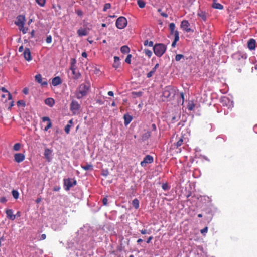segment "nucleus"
I'll use <instances>...</instances> for the list:
<instances>
[{
  "instance_id": "1",
  "label": "nucleus",
  "mask_w": 257,
  "mask_h": 257,
  "mask_svg": "<svg viewBox=\"0 0 257 257\" xmlns=\"http://www.w3.org/2000/svg\"><path fill=\"white\" fill-rule=\"evenodd\" d=\"M90 89V84L88 81L80 84L75 91V95L77 99H80L86 96Z\"/></svg>"
},
{
  "instance_id": "2",
  "label": "nucleus",
  "mask_w": 257,
  "mask_h": 257,
  "mask_svg": "<svg viewBox=\"0 0 257 257\" xmlns=\"http://www.w3.org/2000/svg\"><path fill=\"white\" fill-rule=\"evenodd\" d=\"M177 91V89L175 87L167 86L165 87L163 91L162 95L164 97L171 100L174 97Z\"/></svg>"
},
{
  "instance_id": "3",
  "label": "nucleus",
  "mask_w": 257,
  "mask_h": 257,
  "mask_svg": "<svg viewBox=\"0 0 257 257\" xmlns=\"http://www.w3.org/2000/svg\"><path fill=\"white\" fill-rule=\"evenodd\" d=\"M153 50L155 54L157 57L162 56L166 50V46L162 43L156 44L153 46Z\"/></svg>"
},
{
  "instance_id": "4",
  "label": "nucleus",
  "mask_w": 257,
  "mask_h": 257,
  "mask_svg": "<svg viewBox=\"0 0 257 257\" xmlns=\"http://www.w3.org/2000/svg\"><path fill=\"white\" fill-rule=\"evenodd\" d=\"M232 57L234 60H236V63L238 65H243L245 64V61L247 58L246 54H242L240 52H237L234 54Z\"/></svg>"
},
{
  "instance_id": "5",
  "label": "nucleus",
  "mask_w": 257,
  "mask_h": 257,
  "mask_svg": "<svg viewBox=\"0 0 257 257\" xmlns=\"http://www.w3.org/2000/svg\"><path fill=\"white\" fill-rule=\"evenodd\" d=\"M115 24L117 28L122 29L126 26L127 24V21L124 17H119L116 20Z\"/></svg>"
},
{
  "instance_id": "6",
  "label": "nucleus",
  "mask_w": 257,
  "mask_h": 257,
  "mask_svg": "<svg viewBox=\"0 0 257 257\" xmlns=\"http://www.w3.org/2000/svg\"><path fill=\"white\" fill-rule=\"evenodd\" d=\"M76 180L74 179H64V184L65 190L69 191L71 187L76 184Z\"/></svg>"
},
{
  "instance_id": "7",
  "label": "nucleus",
  "mask_w": 257,
  "mask_h": 257,
  "mask_svg": "<svg viewBox=\"0 0 257 257\" xmlns=\"http://www.w3.org/2000/svg\"><path fill=\"white\" fill-rule=\"evenodd\" d=\"M80 108V105L76 100H72L70 103V109L73 114H77Z\"/></svg>"
},
{
  "instance_id": "8",
  "label": "nucleus",
  "mask_w": 257,
  "mask_h": 257,
  "mask_svg": "<svg viewBox=\"0 0 257 257\" xmlns=\"http://www.w3.org/2000/svg\"><path fill=\"white\" fill-rule=\"evenodd\" d=\"M190 24L189 23L188 21L184 20L181 22L180 27L183 31L186 32L187 33L193 32V30H192L190 28Z\"/></svg>"
},
{
  "instance_id": "9",
  "label": "nucleus",
  "mask_w": 257,
  "mask_h": 257,
  "mask_svg": "<svg viewBox=\"0 0 257 257\" xmlns=\"http://www.w3.org/2000/svg\"><path fill=\"white\" fill-rule=\"evenodd\" d=\"M35 81L40 84L42 86H47L48 83L46 78H43L40 74H37L35 76Z\"/></svg>"
},
{
  "instance_id": "10",
  "label": "nucleus",
  "mask_w": 257,
  "mask_h": 257,
  "mask_svg": "<svg viewBox=\"0 0 257 257\" xmlns=\"http://www.w3.org/2000/svg\"><path fill=\"white\" fill-rule=\"evenodd\" d=\"M153 157L149 155H146L143 160L141 162L140 165L142 167L146 166L147 164H151L153 162Z\"/></svg>"
},
{
  "instance_id": "11",
  "label": "nucleus",
  "mask_w": 257,
  "mask_h": 257,
  "mask_svg": "<svg viewBox=\"0 0 257 257\" xmlns=\"http://www.w3.org/2000/svg\"><path fill=\"white\" fill-rule=\"evenodd\" d=\"M169 28L170 31V34L173 35L174 38L176 37L177 35L179 36V32L177 30H175V25L174 23H171L169 25Z\"/></svg>"
},
{
  "instance_id": "12",
  "label": "nucleus",
  "mask_w": 257,
  "mask_h": 257,
  "mask_svg": "<svg viewBox=\"0 0 257 257\" xmlns=\"http://www.w3.org/2000/svg\"><path fill=\"white\" fill-rule=\"evenodd\" d=\"M25 21V17L22 15H19L17 17V21L15 22V24L19 27L23 28V25H24Z\"/></svg>"
},
{
  "instance_id": "13",
  "label": "nucleus",
  "mask_w": 257,
  "mask_h": 257,
  "mask_svg": "<svg viewBox=\"0 0 257 257\" xmlns=\"http://www.w3.org/2000/svg\"><path fill=\"white\" fill-rule=\"evenodd\" d=\"M25 158V155L22 153H16L14 155V160L17 163L23 162Z\"/></svg>"
},
{
  "instance_id": "14",
  "label": "nucleus",
  "mask_w": 257,
  "mask_h": 257,
  "mask_svg": "<svg viewBox=\"0 0 257 257\" xmlns=\"http://www.w3.org/2000/svg\"><path fill=\"white\" fill-rule=\"evenodd\" d=\"M23 55L25 59L28 61L32 60V56L30 50L29 48H26L23 52Z\"/></svg>"
},
{
  "instance_id": "15",
  "label": "nucleus",
  "mask_w": 257,
  "mask_h": 257,
  "mask_svg": "<svg viewBox=\"0 0 257 257\" xmlns=\"http://www.w3.org/2000/svg\"><path fill=\"white\" fill-rule=\"evenodd\" d=\"M42 121L43 122H45V121L48 122L46 126H45L44 128V131H47L48 130V129L51 128L52 126L51 120H50V118L47 116L43 117H42Z\"/></svg>"
},
{
  "instance_id": "16",
  "label": "nucleus",
  "mask_w": 257,
  "mask_h": 257,
  "mask_svg": "<svg viewBox=\"0 0 257 257\" xmlns=\"http://www.w3.org/2000/svg\"><path fill=\"white\" fill-rule=\"evenodd\" d=\"M70 69L72 71L74 79L77 80L80 78L81 74L79 71H76V68H70Z\"/></svg>"
},
{
  "instance_id": "17",
  "label": "nucleus",
  "mask_w": 257,
  "mask_h": 257,
  "mask_svg": "<svg viewBox=\"0 0 257 257\" xmlns=\"http://www.w3.org/2000/svg\"><path fill=\"white\" fill-rule=\"evenodd\" d=\"M256 41L253 39H250L247 43L248 48L251 50H254L255 48Z\"/></svg>"
},
{
  "instance_id": "18",
  "label": "nucleus",
  "mask_w": 257,
  "mask_h": 257,
  "mask_svg": "<svg viewBox=\"0 0 257 257\" xmlns=\"http://www.w3.org/2000/svg\"><path fill=\"white\" fill-rule=\"evenodd\" d=\"M12 209H8L6 210L7 217L11 220H14L16 218V215H13Z\"/></svg>"
},
{
  "instance_id": "19",
  "label": "nucleus",
  "mask_w": 257,
  "mask_h": 257,
  "mask_svg": "<svg viewBox=\"0 0 257 257\" xmlns=\"http://www.w3.org/2000/svg\"><path fill=\"white\" fill-rule=\"evenodd\" d=\"M62 80L59 76L54 77L52 80V84L54 86H56L62 83Z\"/></svg>"
},
{
  "instance_id": "20",
  "label": "nucleus",
  "mask_w": 257,
  "mask_h": 257,
  "mask_svg": "<svg viewBox=\"0 0 257 257\" xmlns=\"http://www.w3.org/2000/svg\"><path fill=\"white\" fill-rule=\"evenodd\" d=\"M123 118L124 120V123L125 125H127L133 119L132 116L128 114H125L123 116Z\"/></svg>"
},
{
  "instance_id": "21",
  "label": "nucleus",
  "mask_w": 257,
  "mask_h": 257,
  "mask_svg": "<svg viewBox=\"0 0 257 257\" xmlns=\"http://www.w3.org/2000/svg\"><path fill=\"white\" fill-rule=\"evenodd\" d=\"M51 154H52V151L51 150H50L48 148H46L45 149L44 155L45 158L49 162L51 160L50 155Z\"/></svg>"
},
{
  "instance_id": "22",
  "label": "nucleus",
  "mask_w": 257,
  "mask_h": 257,
  "mask_svg": "<svg viewBox=\"0 0 257 257\" xmlns=\"http://www.w3.org/2000/svg\"><path fill=\"white\" fill-rule=\"evenodd\" d=\"M77 34L79 36H87L88 34V31L86 29H79L77 31Z\"/></svg>"
},
{
  "instance_id": "23",
  "label": "nucleus",
  "mask_w": 257,
  "mask_h": 257,
  "mask_svg": "<svg viewBox=\"0 0 257 257\" xmlns=\"http://www.w3.org/2000/svg\"><path fill=\"white\" fill-rule=\"evenodd\" d=\"M45 103L50 107H52L55 104V101L52 98H48L45 99Z\"/></svg>"
},
{
  "instance_id": "24",
  "label": "nucleus",
  "mask_w": 257,
  "mask_h": 257,
  "mask_svg": "<svg viewBox=\"0 0 257 257\" xmlns=\"http://www.w3.org/2000/svg\"><path fill=\"white\" fill-rule=\"evenodd\" d=\"M120 66V59L117 56L114 57V63L113 65V67L115 69L118 68Z\"/></svg>"
},
{
  "instance_id": "25",
  "label": "nucleus",
  "mask_w": 257,
  "mask_h": 257,
  "mask_svg": "<svg viewBox=\"0 0 257 257\" xmlns=\"http://www.w3.org/2000/svg\"><path fill=\"white\" fill-rule=\"evenodd\" d=\"M197 15L200 17L204 21L207 19L206 13L203 11H199L197 13Z\"/></svg>"
},
{
  "instance_id": "26",
  "label": "nucleus",
  "mask_w": 257,
  "mask_h": 257,
  "mask_svg": "<svg viewBox=\"0 0 257 257\" xmlns=\"http://www.w3.org/2000/svg\"><path fill=\"white\" fill-rule=\"evenodd\" d=\"M195 107V104L194 103L193 101H190L188 102V105H187V108L189 110H190V111L193 110Z\"/></svg>"
},
{
  "instance_id": "27",
  "label": "nucleus",
  "mask_w": 257,
  "mask_h": 257,
  "mask_svg": "<svg viewBox=\"0 0 257 257\" xmlns=\"http://www.w3.org/2000/svg\"><path fill=\"white\" fill-rule=\"evenodd\" d=\"M183 136L181 137L180 138H179L177 142L176 143H175L174 145L175 146H176V148H178L182 145L183 142Z\"/></svg>"
},
{
  "instance_id": "28",
  "label": "nucleus",
  "mask_w": 257,
  "mask_h": 257,
  "mask_svg": "<svg viewBox=\"0 0 257 257\" xmlns=\"http://www.w3.org/2000/svg\"><path fill=\"white\" fill-rule=\"evenodd\" d=\"M120 51L123 54L127 53L130 52V49L127 46L124 45L121 47Z\"/></svg>"
},
{
  "instance_id": "29",
  "label": "nucleus",
  "mask_w": 257,
  "mask_h": 257,
  "mask_svg": "<svg viewBox=\"0 0 257 257\" xmlns=\"http://www.w3.org/2000/svg\"><path fill=\"white\" fill-rule=\"evenodd\" d=\"M132 205L135 209H138L139 207V201L137 199H134L132 201Z\"/></svg>"
},
{
  "instance_id": "30",
  "label": "nucleus",
  "mask_w": 257,
  "mask_h": 257,
  "mask_svg": "<svg viewBox=\"0 0 257 257\" xmlns=\"http://www.w3.org/2000/svg\"><path fill=\"white\" fill-rule=\"evenodd\" d=\"M213 8L217 9L222 10L223 9V6L217 3H214L212 5Z\"/></svg>"
},
{
  "instance_id": "31",
  "label": "nucleus",
  "mask_w": 257,
  "mask_h": 257,
  "mask_svg": "<svg viewBox=\"0 0 257 257\" xmlns=\"http://www.w3.org/2000/svg\"><path fill=\"white\" fill-rule=\"evenodd\" d=\"M81 167L86 171L93 170V166L91 164H87L85 165L81 166Z\"/></svg>"
},
{
  "instance_id": "32",
  "label": "nucleus",
  "mask_w": 257,
  "mask_h": 257,
  "mask_svg": "<svg viewBox=\"0 0 257 257\" xmlns=\"http://www.w3.org/2000/svg\"><path fill=\"white\" fill-rule=\"evenodd\" d=\"M1 90L3 92H5V93H7V95H8V99L9 100H11L12 97V95L11 94V93L5 88V87H2L1 88Z\"/></svg>"
},
{
  "instance_id": "33",
  "label": "nucleus",
  "mask_w": 257,
  "mask_h": 257,
  "mask_svg": "<svg viewBox=\"0 0 257 257\" xmlns=\"http://www.w3.org/2000/svg\"><path fill=\"white\" fill-rule=\"evenodd\" d=\"M137 4L141 8H143L145 6V3L143 0H137Z\"/></svg>"
},
{
  "instance_id": "34",
  "label": "nucleus",
  "mask_w": 257,
  "mask_h": 257,
  "mask_svg": "<svg viewBox=\"0 0 257 257\" xmlns=\"http://www.w3.org/2000/svg\"><path fill=\"white\" fill-rule=\"evenodd\" d=\"M12 195H13V197L15 199H17L18 198L19 194V192L17 190H13L12 192Z\"/></svg>"
},
{
  "instance_id": "35",
  "label": "nucleus",
  "mask_w": 257,
  "mask_h": 257,
  "mask_svg": "<svg viewBox=\"0 0 257 257\" xmlns=\"http://www.w3.org/2000/svg\"><path fill=\"white\" fill-rule=\"evenodd\" d=\"M21 145L19 143H16L13 146V149L15 151H19L21 148Z\"/></svg>"
},
{
  "instance_id": "36",
  "label": "nucleus",
  "mask_w": 257,
  "mask_h": 257,
  "mask_svg": "<svg viewBox=\"0 0 257 257\" xmlns=\"http://www.w3.org/2000/svg\"><path fill=\"white\" fill-rule=\"evenodd\" d=\"M180 97L181 99L180 101L178 100V103L181 102V105H183L184 102V94L183 92L180 93Z\"/></svg>"
},
{
  "instance_id": "37",
  "label": "nucleus",
  "mask_w": 257,
  "mask_h": 257,
  "mask_svg": "<svg viewBox=\"0 0 257 257\" xmlns=\"http://www.w3.org/2000/svg\"><path fill=\"white\" fill-rule=\"evenodd\" d=\"M144 45L145 46H149L150 47H152L153 46V42L152 41H149L148 40H147L144 41Z\"/></svg>"
},
{
  "instance_id": "38",
  "label": "nucleus",
  "mask_w": 257,
  "mask_h": 257,
  "mask_svg": "<svg viewBox=\"0 0 257 257\" xmlns=\"http://www.w3.org/2000/svg\"><path fill=\"white\" fill-rule=\"evenodd\" d=\"M179 36H178V35H177L176 37H175L174 38V40L172 43L171 46L172 47H175L176 46V43H177V42H178L179 41Z\"/></svg>"
},
{
  "instance_id": "39",
  "label": "nucleus",
  "mask_w": 257,
  "mask_h": 257,
  "mask_svg": "<svg viewBox=\"0 0 257 257\" xmlns=\"http://www.w3.org/2000/svg\"><path fill=\"white\" fill-rule=\"evenodd\" d=\"M36 3L41 7L45 6L46 0H36Z\"/></svg>"
},
{
  "instance_id": "40",
  "label": "nucleus",
  "mask_w": 257,
  "mask_h": 257,
  "mask_svg": "<svg viewBox=\"0 0 257 257\" xmlns=\"http://www.w3.org/2000/svg\"><path fill=\"white\" fill-rule=\"evenodd\" d=\"M76 61L75 59L72 58L71 59V66H70V68H76Z\"/></svg>"
},
{
  "instance_id": "41",
  "label": "nucleus",
  "mask_w": 257,
  "mask_h": 257,
  "mask_svg": "<svg viewBox=\"0 0 257 257\" xmlns=\"http://www.w3.org/2000/svg\"><path fill=\"white\" fill-rule=\"evenodd\" d=\"M184 57V55L182 54H177L175 56V60L176 61H180L182 58Z\"/></svg>"
},
{
  "instance_id": "42",
  "label": "nucleus",
  "mask_w": 257,
  "mask_h": 257,
  "mask_svg": "<svg viewBox=\"0 0 257 257\" xmlns=\"http://www.w3.org/2000/svg\"><path fill=\"white\" fill-rule=\"evenodd\" d=\"M111 8V5L109 3H106L104 5V7H103V11L105 12L108 9H110Z\"/></svg>"
},
{
  "instance_id": "43",
  "label": "nucleus",
  "mask_w": 257,
  "mask_h": 257,
  "mask_svg": "<svg viewBox=\"0 0 257 257\" xmlns=\"http://www.w3.org/2000/svg\"><path fill=\"white\" fill-rule=\"evenodd\" d=\"M144 52L145 54L148 56L149 57H150L152 55V52L151 50L148 49H145Z\"/></svg>"
},
{
  "instance_id": "44",
  "label": "nucleus",
  "mask_w": 257,
  "mask_h": 257,
  "mask_svg": "<svg viewBox=\"0 0 257 257\" xmlns=\"http://www.w3.org/2000/svg\"><path fill=\"white\" fill-rule=\"evenodd\" d=\"M71 127L70 124H67L65 126L64 130L66 134H69Z\"/></svg>"
},
{
  "instance_id": "45",
  "label": "nucleus",
  "mask_w": 257,
  "mask_h": 257,
  "mask_svg": "<svg viewBox=\"0 0 257 257\" xmlns=\"http://www.w3.org/2000/svg\"><path fill=\"white\" fill-rule=\"evenodd\" d=\"M132 55L128 54L125 58V62L128 64H131Z\"/></svg>"
},
{
  "instance_id": "46",
  "label": "nucleus",
  "mask_w": 257,
  "mask_h": 257,
  "mask_svg": "<svg viewBox=\"0 0 257 257\" xmlns=\"http://www.w3.org/2000/svg\"><path fill=\"white\" fill-rule=\"evenodd\" d=\"M75 13L77 15L80 17H81L83 15V12L81 9H77L75 10Z\"/></svg>"
},
{
  "instance_id": "47",
  "label": "nucleus",
  "mask_w": 257,
  "mask_h": 257,
  "mask_svg": "<svg viewBox=\"0 0 257 257\" xmlns=\"http://www.w3.org/2000/svg\"><path fill=\"white\" fill-rule=\"evenodd\" d=\"M151 136V132L148 131L147 132L145 133L143 135V138L145 139H148Z\"/></svg>"
},
{
  "instance_id": "48",
  "label": "nucleus",
  "mask_w": 257,
  "mask_h": 257,
  "mask_svg": "<svg viewBox=\"0 0 257 257\" xmlns=\"http://www.w3.org/2000/svg\"><path fill=\"white\" fill-rule=\"evenodd\" d=\"M20 28V30L21 31L23 34H26L27 31H28V29L27 28H25L24 26H23V28L22 27H19Z\"/></svg>"
},
{
  "instance_id": "49",
  "label": "nucleus",
  "mask_w": 257,
  "mask_h": 257,
  "mask_svg": "<svg viewBox=\"0 0 257 257\" xmlns=\"http://www.w3.org/2000/svg\"><path fill=\"white\" fill-rule=\"evenodd\" d=\"M17 105L18 106L19 105H22L23 106H25L26 104L24 101L23 100H19L17 102Z\"/></svg>"
},
{
  "instance_id": "50",
  "label": "nucleus",
  "mask_w": 257,
  "mask_h": 257,
  "mask_svg": "<svg viewBox=\"0 0 257 257\" xmlns=\"http://www.w3.org/2000/svg\"><path fill=\"white\" fill-rule=\"evenodd\" d=\"M46 42L47 43H50L52 42V37L50 35L47 37L46 39Z\"/></svg>"
},
{
  "instance_id": "51",
  "label": "nucleus",
  "mask_w": 257,
  "mask_h": 257,
  "mask_svg": "<svg viewBox=\"0 0 257 257\" xmlns=\"http://www.w3.org/2000/svg\"><path fill=\"white\" fill-rule=\"evenodd\" d=\"M207 231H208V227H205L203 229L201 230V233L202 234H204L205 233H207Z\"/></svg>"
},
{
  "instance_id": "52",
  "label": "nucleus",
  "mask_w": 257,
  "mask_h": 257,
  "mask_svg": "<svg viewBox=\"0 0 257 257\" xmlns=\"http://www.w3.org/2000/svg\"><path fill=\"white\" fill-rule=\"evenodd\" d=\"M141 234H150V233L151 232V231H150L149 232H148L147 230L146 229H144V230H141L140 231Z\"/></svg>"
},
{
  "instance_id": "53",
  "label": "nucleus",
  "mask_w": 257,
  "mask_h": 257,
  "mask_svg": "<svg viewBox=\"0 0 257 257\" xmlns=\"http://www.w3.org/2000/svg\"><path fill=\"white\" fill-rule=\"evenodd\" d=\"M23 92L24 94L27 95L29 93V89L27 87L25 88L23 90Z\"/></svg>"
},
{
  "instance_id": "54",
  "label": "nucleus",
  "mask_w": 257,
  "mask_h": 257,
  "mask_svg": "<svg viewBox=\"0 0 257 257\" xmlns=\"http://www.w3.org/2000/svg\"><path fill=\"white\" fill-rule=\"evenodd\" d=\"M102 203L104 205H107V199L106 198H104L103 199H102Z\"/></svg>"
},
{
  "instance_id": "55",
  "label": "nucleus",
  "mask_w": 257,
  "mask_h": 257,
  "mask_svg": "<svg viewBox=\"0 0 257 257\" xmlns=\"http://www.w3.org/2000/svg\"><path fill=\"white\" fill-rule=\"evenodd\" d=\"M154 73L153 72H152L151 71H150L149 73H147V77L148 78H150L153 75H154Z\"/></svg>"
},
{
  "instance_id": "56",
  "label": "nucleus",
  "mask_w": 257,
  "mask_h": 257,
  "mask_svg": "<svg viewBox=\"0 0 257 257\" xmlns=\"http://www.w3.org/2000/svg\"><path fill=\"white\" fill-rule=\"evenodd\" d=\"M151 129L152 131H156L157 130L156 125L155 124H152L151 125Z\"/></svg>"
},
{
  "instance_id": "57",
  "label": "nucleus",
  "mask_w": 257,
  "mask_h": 257,
  "mask_svg": "<svg viewBox=\"0 0 257 257\" xmlns=\"http://www.w3.org/2000/svg\"><path fill=\"white\" fill-rule=\"evenodd\" d=\"M162 187L163 189H164V190H166L168 189V185L166 184H163Z\"/></svg>"
},
{
  "instance_id": "58",
  "label": "nucleus",
  "mask_w": 257,
  "mask_h": 257,
  "mask_svg": "<svg viewBox=\"0 0 257 257\" xmlns=\"http://www.w3.org/2000/svg\"><path fill=\"white\" fill-rule=\"evenodd\" d=\"M7 201V199L5 197H2L0 198V202L1 203H5Z\"/></svg>"
},
{
  "instance_id": "59",
  "label": "nucleus",
  "mask_w": 257,
  "mask_h": 257,
  "mask_svg": "<svg viewBox=\"0 0 257 257\" xmlns=\"http://www.w3.org/2000/svg\"><path fill=\"white\" fill-rule=\"evenodd\" d=\"M153 237L152 236H150L147 240V243H149L153 239Z\"/></svg>"
},
{
  "instance_id": "60",
  "label": "nucleus",
  "mask_w": 257,
  "mask_h": 257,
  "mask_svg": "<svg viewBox=\"0 0 257 257\" xmlns=\"http://www.w3.org/2000/svg\"><path fill=\"white\" fill-rule=\"evenodd\" d=\"M46 238V234H43L41 235V238H40V240H44Z\"/></svg>"
},
{
  "instance_id": "61",
  "label": "nucleus",
  "mask_w": 257,
  "mask_h": 257,
  "mask_svg": "<svg viewBox=\"0 0 257 257\" xmlns=\"http://www.w3.org/2000/svg\"><path fill=\"white\" fill-rule=\"evenodd\" d=\"M161 16H162L163 17H165V18H167L168 17V14H166V13H164V12H162L161 13Z\"/></svg>"
},
{
  "instance_id": "62",
  "label": "nucleus",
  "mask_w": 257,
  "mask_h": 257,
  "mask_svg": "<svg viewBox=\"0 0 257 257\" xmlns=\"http://www.w3.org/2000/svg\"><path fill=\"white\" fill-rule=\"evenodd\" d=\"M108 95L110 96H113L114 95V93L113 92V91H110L108 92Z\"/></svg>"
},
{
  "instance_id": "63",
  "label": "nucleus",
  "mask_w": 257,
  "mask_h": 257,
  "mask_svg": "<svg viewBox=\"0 0 257 257\" xmlns=\"http://www.w3.org/2000/svg\"><path fill=\"white\" fill-rule=\"evenodd\" d=\"M82 56L83 57H85V58H86L87 56V53L85 52H83L82 53Z\"/></svg>"
},
{
  "instance_id": "64",
  "label": "nucleus",
  "mask_w": 257,
  "mask_h": 257,
  "mask_svg": "<svg viewBox=\"0 0 257 257\" xmlns=\"http://www.w3.org/2000/svg\"><path fill=\"white\" fill-rule=\"evenodd\" d=\"M23 46H21L19 48V52H22L23 51Z\"/></svg>"
}]
</instances>
